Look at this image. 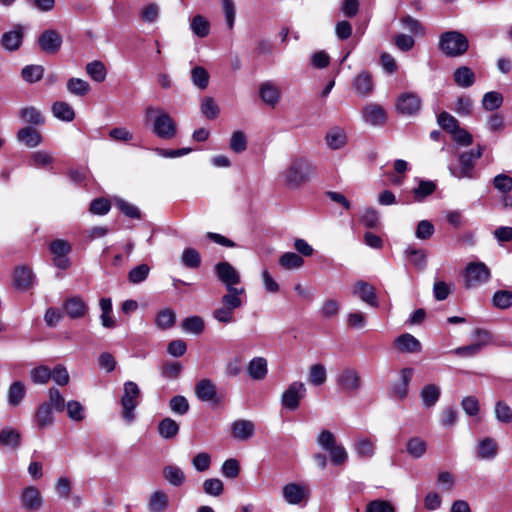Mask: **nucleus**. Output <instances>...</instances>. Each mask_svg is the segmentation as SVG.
<instances>
[{"instance_id": "f257e3e1", "label": "nucleus", "mask_w": 512, "mask_h": 512, "mask_svg": "<svg viewBox=\"0 0 512 512\" xmlns=\"http://www.w3.org/2000/svg\"><path fill=\"white\" fill-rule=\"evenodd\" d=\"M313 172V166L306 159L297 158L291 161L282 175L286 186L298 188L310 179Z\"/></svg>"}, {"instance_id": "f03ea898", "label": "nucleus", "mask_w": 512, "mask_h": 512, "mask_svg": "<svg viewBox=\"0 0 512 512\" xmlns=\"http://www.w3.org/2000/svg\"><path fill=\"white\" fill-rule=\"evenodd\" d=\"M146 118L155 115L153 133L161 139H172L177 134V126L173 118L164 110L149 106L145 110Z\"/></svg>"}, {"instance_id": "7ed1b4c3", "label": "nucleus", "mask_w": 512, "mask_h": 512, "mask_svg": "<svg viewBox=\"0 0 512 512\" xmlns=\"http://www.w3.org/2000/svg\"><path fill=\"white\" fill-rule=\"evenodd\" d=\"M438 47L448 57H459L467 52L469 41L459 31H447L440 35Z\"/></svg>"}, {"instance_id": "20e7f679", "label": "nucleus", "mask_w": 512, "mask_h": 512, "mask_svg": "<svg viewBox=\"0 0 512 512\" xmlns=\"http://www.w3.org/2000/svg\"><path fill=\"white\" fill-rule=\"evenodd\" d=\"M317 444L329 453L330 460L335 466L347 462L348 452L342 445L337 444L336 437L331 431L322 430L317 436Z\"/></svg>"}, {"instance_id": "39448f33", "label": "nucleus", "mask_w": 512, "mask_h": 512, "mask_svg": "<svg viewBox=\"0 0 512 512\" xmlns=\"http://www.w3.org/2000/svg\"><path fill=\"white\" fill-rule=\"evenodd\" d=\"M484 148L480 145L475 150H470L459 155V167H449L451 175L457 179L475 178V162L481 158Z\"/></svg>"}, {"instance_id": "423d86ee", "label": "nucleus", "mask_w": 512, "mask_h": 512, "mask_svg": "<svg viewBox=\"0 0 512 512\" xmlns=\"http://www.w3.org/2000/svg\"><path fill=\"white\" fill-rule=\"evenodd\" d=\"M140 396V389L135 382L127 381L124 383L121 405L123 408L122 416L127 423H132L135 420L134 410L139 405Z\"/></svg>"}, {"instance_id": "0eeeda50", "label": "nucleus", "mask_w": 512, "mask_h": 512, "mask_svg": "<svg viewBox=\"0 0 512 512\" xmlns=\"http://www.w3.org/2000/svg\"><path fill=\"white\" fill-rule=\"evenodd\" d=\"M463 277L466 288H475L487 283L491 277V272L483 262H470L464 270Z\"/></svg>"}, {"instance_id": "6e6552de", "label": "nucleus", "mask_w": 512, "mask_h": 512, "mask_svg": "<svg viewBox=\"0 0 512 512\" xmlns=\"http://www.w3.org/2000/svg\"><path fill=\"white\" fill-rule=\"evenodd\" d=\"M306 394L304 383L299 381L292 382L281 395V404L284 408L294 411L296 410L302 398Z\"/></svg>"}, {"instance_id": "1a4fd4ad", "label": "nucleus", "mask_w": 512, "mask_h": 512, "mask_svg": "<svg viewBox=\"0 0 512 512\" xmlns=\"http://www.w3.org/2000/svg\"><path fill=\"white\" fill-rule=\"evenodd\" d=\"M214 269L217 279L226 289L237 288L236 286L241 283L239 271L229 262H219L215 265Z\"/></svg>"}, {"instance_id": "9d476101", "label": "nucleus", "mask_w": 512, "mask_h": 512, "mask_svg": "<svg viewBox=\"0 0 512 512\" xmlns=\"http://www.w3.org/2000/svg\"><path fill=\"white\" fill-rule=\"evenodd\" d=\"M62 309L67 317L72 320L82 319L89 312V306L80 295L70 296L65 299Z\"/></svg>"}, {"instance_id": "9b49d317", "label": "nucleus", "mask_w": 512, "mask_h": 512, "mask_svg": "<svg viewBox=\"0 0 512 512\" xmlns=\"http://www.w3.org/2000/svg\"><path fill=\"white\" fill-rule=\"evenodd\" d=\"M50 251L53 255L52 261L54 266L62 270H66L70 267L68 254L71 251V246L67 241L62 239L54 240L50 244Z\"/></svg>"}, {"instance_id": "f8f14e48", "label": "nucleus", "mask_w": 512, "mask_h": 512, "mask_svg": "<svg viewBox=\"0 0 512 512\" xmlns=\"http://www.w3.org/2000/svg\"><path fill=\"white\" fill-rule=\"evenodd\" d=\"M422 106V100L414 92H405L401 94L396 102L397 111L406 116L416 115Z\"/></svg>"}, {"instance_id": "ddd939ff", "label": "nucleus", "mask_w": 512, "mask_h": 512, "mask_svg": "<svg viewBox=\"0 0 512 512\" xmlns=\"http://www.w3.org/2000/svg\"><path fill=\"white\" fill-rule=\"evenodd\" d=\"M414 369L405 367L399 373V380L396 381L391 389V395L397 399L403 400L409 392V384L413 378Z\"/></svg>"}, {"instance_id": "4468645a", "label": "nucleus", "mask_w": 512, "mask_h": 512, "mask_svg": "<svg viewBox=\"0 0 512 512\" xmlns=\"http://www.w3.org/2000/svg\"><path fill=\"white\" fill-rule=\"evenodd\" d=\"M38 44L45 53L55 54L62 45V37L57 31L48 29L40 34Z\"/></svg>"}, {"instance_id": "2eb2a0df", "label": "nucleus", "mask_w": 512, "mask_h": 512, "mask_svg": "<svg viewBox=\"0 0 512 512\" xmlns=\"http://www.w3.org/2000/svg\"><path fill=\"white\" fill-rule=\"evenodd\" d=\"M20 501L23 508L28 511H38L43 505L41 492L35 486L24 488L20 494Z\"/></svg>"}, {"instance_id": "dca6fc26", "label": "nucleus", "mask_w": 512, "mask_h": 512, "mask_svg": "<svg viewBox=\"0 0 512 512\" xmlns=\"http://www.w3.org/2000/svg\"><path fill=\"white\" fill-rule=\"evenodd\" d=\"M362 118L371 126H381L386 122L387 115L382 106L370 103L363 108Z\"/></svg>"}, {"instance_id": "f3484780", "label": "nucleus", "mask_w": 512, "mask_h": 512, "mask_svg": "<svg viewBox=\"0 0 512 512\" xmlns=\"http://www.w3.org/2000/svg\"><path fill=\"white\" fill-rule=\"evenodd\" d=\"M355 454L361 459H370L376 454V440L371 437L357 436L353 442Z\"/></svg>"}, {"instance_id": "a211bd4d", "label": "nucleus", "mask_w": 512, "mask_h": 512, "mask_svg": "<svg viewBox=\"0 0 512 512\" xmlns=\"http://www.w3.org/2000/svg\"><path fill=\"white\" fill-rule=\"evenodd\" d=\"M340 388L345 392H353L361 387V378L355 369L346 368L338 378Z\"/></svg>"}, {"instance_id": "6ab92c4d", "label": "nucleus", "mask_w": 512, "mask_h": 512, "mask_svg": "<svg viewBox=\"0 0 512 512\" xmlns=\"http://www.w3.org/2000/svg\"><path fill=\"white\" fill-rule=\"evenodd\" d=\"M353 294L371 307H378L377 294L372 285L364 281H358L354 286Z\"/></svg>"}, {"instance_id": "aec40b11", "label": "nucleus", "mask_w": 512, "mask_h": 512, "mask_svg": "<svg viewBox=\"0 0 512 512\" xmlns=\"http://www.w3.org/2000/svg\"><path fill=\"white\" fill-rule=\"evenodd\" d=\"M498 454V444L492 437L479 440L476 447V457L479 460H492Z\"/></svg>"}, {"instance_id": "412c9836", "label": "nucleus", "mask_w": 512, "mask_h": 512, "mask_svg": "<svg viewBox=\"0 0 512 512\" xmlns=\"http://www.w3.org/2000/svg\"><path fill=\"white\" fill-rule=\"evenodd\" d=\"M282 494L287 503L296 505L307 496L308 489L300 484L289 483L283 487Z\"/></svg>"}, {"instance_id": "4be33fe9", "label": "nucleus", "mask_w": 512, "mask_h": 512, "mask_svg": "<svg viewBox=\"0 0 512 512\" xmlns=\"http://www.w3.org/2000/svg\"><path fill=\"white\" fill-rule=\"evenodd\" d=\"M196 397L203 402H213L216 399V385L210 379H202L195 385Z\"/></svg>"}, {"instance_id": "5701e85b", "label": "nucleus", "mask_w": 512, "mask_h": 512, "mask_svg": "<svg viewBox=\"0 0 512 512\" xmlns=\"http://www.w3.org/2000/svg\"><path fill=\"white\" fill-rule=\"evenodd\" d=\"M395 345L402 353H418L422 349L420 341L409 333L398 336L395 339Z\"/></svg>"}, {"instance_id": "b1692460", "label": "nucleus", "mask_w": 512, "mask_h": 512, "mask_svg": "<svg viewBox=\"0 0 512 512\" xmlns=\"http://www.w3.org/2000/svg\"><path fill=\"white\" fill-rule=\"evenodd\" d=\"M226 291L227 293L221 297V304L234 311L243 306L242 296L246 293L244 287L230 288L226 289Z\"/></svg>"}, {"instance_id": "393cba45", "label": "nucleus", "mask_w": 512, "mask_h": 512, "mask_svg": "<svg viewBox=\"0 0 512 512\" xmlns=\"http://www.w3.org/2000/svg\"><path fill=\"white\" fill-rule=\"evenodd\" d=\"M259 94L263 102L271 107H275L280 100V90L271 81H266L260 85Z\"/></svg>"}, {"instance_id": "a878e982", "label": "nucleus", "mask_w": 512, "mask_h": 512, "mask_svg": "<svg viewBox=\"0 0 512 512\" xmlns=\"http://www.w3.org/2000/svg\"><path fill=\"white\" fill-rule=\"evenodd\" d=\"M23 41V29L16 26L13 30L5 32L2 35L1 43L6 50L15 51L19 49Z\"/></svg>"}, {"instance_id": "bb28decb", "label": "nucleus", "mask_w": 512, "mask_h": 512, "mask_svg": "<svg viewBox=\"0 0 512 512\" xmlns=\"http://www.w3.org/2000/svg\"><path fill=\"white\" fill-rule=\"evenodd\" d=\"M32 270L26 266H19L14 271V284L18 289L27 290L34 282Z\"/></svg>"}, {"instance_id": "cd10ccee", "label": "nucleus", "mask_w": 512, "mask_h": 512, "mask_svg": "<svg viewBox=\"0 0 512 512\" xmlns=\"http://www.w3.org/2000/svg\"><path fill=\"white\" fill-rule=\"evenodd\" d=\"M231 431L234 438L239 440H247L253 436L255 426L253 422L249 420H237L232 423Z\"/></svg>"}, {"instance_id": "c85d7f7f", "label": "nucleus", "mask_w": 512, "mask_h": 512, "mask_svg": "<svg viewBox=\"0 0 512 512\" xmlns=\"http://www.w3.org/2000/svg\"><path fill=\"white\" fill-rule=\"evenodd\" d=\"M17 139L29 148H34L42 143L41 134L33 127H24L17 133Z\"/></svg>"}, {"instance_id": "c756f323", "label": "nucleus", "mask_w": 512, "mask_h": 512, "mask_svg": "<svg viewBox=\"0 0 512 512\" xmlns=\"http://www.w3.org/2000/svg\"><path fill=\"white\" fill-rule=\"evenodd\" d=\"M267 360L264 357L253 358L247 366V372L253 380H263L268 372Z\"/></svg>"}, {"instance_id": "7c9ffc66", "label": "nucleus", "mask_w": 512, "mask_h": 512, "mask_svg": "<svg viewBox=\"0 0 512 512\" xmlns=\"http://www.w3.org/2000/svg\"><path fill=\"white\" fill-rule=\"evenodd\" d=\"M325 140L330 149L337 150L343 148L347 144V135L344 129L334 127L327 132Z\"/></svg>"}, {"instance_id": "2f4dec72", "label": "nucleus", "mask_w": 512, "mask_h": 512, "mask_svg": "<svg viewBox=\"0 0 512 512\" xmlns=\"http://www.w3.org/2000/svg\"><path fill=\"white\" fill-rule=\"evenodd\" d=\"M34 422L38 429H45L52 425L54 422L53 410L48 405L41 403L34 413Z\"/></svg>"}, {"instance_id": "473e14b6", "label": "nucleus", "mask_w": 512, "mask_h": 512, "mask_svg": "<svg viewBox=\"0 0 512 512\" xmlns=\"http://www.w3.org/2000/svg\"><path fill=\"white\" fill-rule=\"evenodd\" d=\"M99 306L101 309L100 321L104 328H114L116 326V321L113 317V308L112 301L110 298H102L99 301Z\"/></svg>"}, {"instance_id": "72a5a7b5", "label": "nucleus", "mask_w": 512, "mask_h": 512, "mask_svg": "<svg viewBox=\"0 0 512 512\" xmlns=\"http://www.w3.org/2000/svg\"><path fill=\"white\" fill-rule=\"evenodd\" d=\"M454 82L457 86L462 88L471 87L475 83V74L471 68L461 66L454 71Z\"/></svg>"}, {"instance_id": "f704fd0d", "label": "nucleus", "mask_w": 512, "mask_h": 512, "mask_svg": "<svg viewBox=\"0 0 512 512\" xmlns=\"http://www.w3.org/2000/svg\"><path fill=\"white\" fill-rule=\"evenodd\" d=\"M163 477L172 486H181L186 479L183 470L176 465H167L163 468Z\"/></svg>"}, {"instance_id": "c9c22d12", "label": "nucleus", "mask_w": 512, "mask_h": 512, "mask_svg": "<svg viewBox=\"0 0 512 512\" xmlns=\"http://www.w3.org/2000/svg\"><path fill=\"white\" fill-rule=\"evenodd\" d=\"M169 504V497L164 491H155L148 501L149 512H164Z\"/></svg>"}, {"instance_id": "e433bc0d", "label": "nucleus", "mask_w": 512, "mask_h": 512, "mask_svg": "<svg viewBox=\"0 0 512 512\" xmlns=\"http://www.w3.org/2000/svg\"><path fill=\"white\" fill-rule=\"evenodd\" d=\"M26 394V387L23 382L15 381L13 382L7 393V401L10 406L16 407L18 406L22 400L24 399Z\"/></svg>"}, {"instance_id": "4c0bfd02", "label": "nucleus", "mask_w": 512, "mask_h": 512, "mask_svg": "<svg viewBox=\"0 0 512 512\" xmlns=\"http://www.w3.org/2000/svg\"><path fill=\"white\" fill-rule=\"evenodd\" d=\"M404 254L406 258L420 270H423L426 267L427 255L423 249H417L413 246H408Z\"/></svg>"}, {"instance_id": "58836bf2", "label": "nucleus", "mask_w": 512, "mask_h": 512, "mask_svg": "<svg viewBox=\"0 0 512 512\" xmlns=\"http://www.w3.org/2000/svg\"><path fill=\"white\" fill-rule=\"evenodd\" d=\"M440 388L435 384L425 385L420 392V397L424 405L428 408L433 407L440 398Z\"/></svg>"}, {"instance_id": "ea45409f", "label": "nucleus", "mask_w": 512, "mask_h": 512, "mask_svg": "<svg viewBox=\"0 0 512 512\" xmlns=\"http://www.w3.org/2000/svg\"><path fill=\"white\" fill-rule=\"evenodd\" d=\"M179 424L172 418L166 417L159 422L158 432L164 439H172L179 433Z\"/></svg>"}, {"instance_id": "a19ab883", "label": "nucleus", "mask_w": 512, "mask_h": 512, "mask_svg": "<svg viewBox=\"0 0 512 512\" xmlns=\"http://www.w3.org/2000/svg\"><path fill=\"white\" fill-rule=\"evenodd\" d=\"M354 88L358 95L362 97L368 96L373 89V83L370 74L366 72L360 73L354 80Z\"/></svg>"}, {"instance_id": "79ce46f5", "label": "nucleus", "mask_w": 512, "mask_h": 512, "mask_svg": "<svg viewBox=\"0 0 512 512\" xmlns=\"http://www.w3.org/2000/svg\"><path fill=\"white\" fill-rule=\"evenodd\" d=\"M190 29L199 38H205L210 33V23L202 15H196L190 22Z\"/></svg>"}, {"instance_id": "37998d69", "label": "nucleus", "mask_w": 512, "mask_h": 512, "mask_svg": "<svg viewBox=\"0 0 512 512\" xmlns=\"http://www.w3.org/2000/svg\"><path fill=\"white\" fill-rule=\"evenodd\" d=\"M53 115L62 121L71 122L75 118L74 109L66 102H55L52 106Z\"/></svg>"}, {"instance_id": "c03bdc74", "label": "nucleus", "mask_w": 512, "mask_h": 512, "mask_svg": "<svg viewBox=\"0 0 512 512\" xmlns=\"http://www.w3.org/2000/svg\"><path fill=\"white\" fill-rule=\"evenodd\" d=\"M183 266L189 269H197L201 265V255L194 248H185L180 257Z\"/></svg>"}, {"instance_id": "a18cd8bd", "label": "nucleus", "mask_w": 512, "mask_h": 512, "mask_svg": "<svg viewBox=\"0 0 512 512\" xmlns=\"http://www.w3.org/2000/svg\"><path fill=\"white\" fill-rule=\"evenodd\" d=\"M436 184L430 180H419L418 186L413 189V196L416 202H422L426 197L434 193Z\"/></svg>"}, {"instance_id": "49530a36", "label": "nucleus", "mask_w": 512, "mask_h": 512, "mask_svg": "<svg viewBox=\"0 0 512 512\" xmlns=\"http://www.w3.org/2000/svg\"><path fill=\"white\" fill-rule=\"evenodd\" d=\"M406 450L413 458H421L427 451V443L420 437H412L407 441Z\"/></svg>"}, {"instance_id": "de8ad7c7", "label": "nucleus", "mask_w": 512, "mask_h": 512, "mask_svg": "<svg viewBox=\"0 0 512 512\" xmlns=\"http://www.w3.org/2000/svg\"><path fill=\"white\" fill-rule=\"evenodd\" d=\"M495 418L499 423H512V408L505 401H497L494 408Z\"/></svg>"}, {"instance_id": "09e8293b", "label": "nucleus", "mask_w": 512, "mask_h": 512, "mask_svg": "<svg viewBox=\"0 0 512 512\" xmlns=\"http://www.w3.org/2000/svg\"><path fill=\"white\" fill-rule=\"evenodd\" d=\"M175 321V312L170 308H166L158 312L155 323L159 329L166 330L171 328L175 324Z\"/></svg>"}, {"instance_id": "8fccbe9b", "label": "nucleus", "mask_w": 512, "mask_h": 512, "mask_svg": "<svg viewBox=\"0 0 512 512\" xmlns=\"http://www.w3.org/2000/svg\"><path fill=\"white\" fill-rule=\"evenodd\" d=\"M279 264L287 270L298 269L303 266V258L294 252H286L279 258Z\"/></svg>"}, {"instance_id": "3c124183", "label": "nucleus", "mask_w": 512, "mask_h": 512, "mask_svg": "<svg viewBox=\"0 0 512 512\" xmlns=\"http://www.w3.org/2000/svg\"><path fill=\"white\" fill-rule=\"evenodd\" d=\"M51 410L62 412L65 409V399L57 388H50L48 391V401L43 402Z\"/></svg>"}, {"instance_id": "603ef678", "label": "nucleus", "mask_w": 512, "mask_h": 512, "mask_svg": "<svg viewBox=\"0 0 512 512\" xmlns=\"http://www.w3.org/2000/svg\"><path fill=\"white\" fill-rule=\"evenodd\" d=\"M182 329L186 332L199 335L204 330V320L200 316H190L182 321Z\"/></svg>"}, {"instance_id": "864d4df0", "label": "nucleus", "mask_w": 512, "mask_h": 512, "mask_svg": "<svg viewBox=\"0 0 512 512\" xmlns=\"http://www.w3.org/2000/svg\"><path fill=\"white\" fill-rule=\"evenodd\" d=\"M209 78V73L205 68L201 66H196L191 71L192 83L194 84V86L201 90H204L208 87Z\"/></svg>"}, {"instance_id": "5fc2aeb1", "label": "nucleus", "mask_w": 512, "mask_h": 512, "mask_svg": "<svg viewBox=\"0 0 512 512\" xmlns=\"http://www.w3.org/2000/svg\"><path fill=\"white\" fill-rule=\"evenodd\" d=\"M67 416L70 420L75 422H81L85 418L84 406L76 400L68 401L65 405Z\"/></svg>"}, {"instance_id": "6e6d98bb", "label": "nucleus", "mask_w": 512, "mask_h": 512, "mask_svg": "<svg viewBox=\"0 0 512 512\" xmlns=\"http://www.w3.org/2000/svg\"><path fill=\"white\" fill-rule=\"evenodd\" d=\"M503 103V96L496 91H490L484 94L482 98V107L487 111L498 109Z\"/></svg>"}, {"instance_id": "4d7b16f0", "label": "nucleus", "mask_w": 512, "mask_h": 512, "mask_svg": "<svg viewBox=\"0 0 512 512\" xmlns=\"http://www.w3.org/2000/svg\"><path fill=\"white\" fill-rule=\"evenodd\" d=\"M20 118L30 124L41 125L44 123V117L35 107H25L19 112Z\"/></svg>"}, {"instance_id": "13d9d810", "label": "nucleus", "mask_w": 512, "mask_h": 512, "mask_svg": "<svg viewBox=\"0 0 512 512\" xmlns=\"http://www.w3.org/2000/svg\"><path fill=\"white\" fill-rule=\"evenodd\" d=\"M87 74L96 82H103L107 72L101 61H93L86 65Z\"/></svg>"}, {"instance_id": "bf43d9fd", "label": "nucleus", "mask_w": 512, "mask_h": 512, "mask_svg": "<svg viewBox=\"0 0 512 512\" xmlns=\"http://www.w3.org/2000/svg\"><path fill=\"white\" fill-rule=\"evenodd\" d=\"M212 317L219 323L227 325L235 322L234 310L229 307L221 304L217 307L213 313Z\"/></svg>"}, {"instance_id": "052dcab7", "label": "nucleus", "mask_w": 512, "mask_h": 512, "mask_svg": "<svg viewBox=\"0 0 512 512\" xmlns=\"http://www.w3.org/2000/svg\"><path fill=\"white\" fill-rule=\"evenodd\" d=\"M326 368L322 364H314L309 370V382L314 386H320L326 382Z\"/></svg>"}, {"instance_id": "680f3d73", "label": "nucleus", "mask_w": 512, "mask_h": 512, "mask_svg": "<svg viewBox=\"0 0 512 512\" xmlns=\"http://www.w3.org/2000/svg\"><path fill=\"white\" fill-rule=\"evenodd\" d=\"M0 444L17 448L20 444V434L14 429L5 428L0 431Z\"/></svg>"}, {"instance_id": "e2e57ef3", "label": "nucleus", "mask_w": 512, "mask_h": 512, "mask_svg": "<svg viewBox=\"0 0 512 512\" xmlns=\"http://www.w3.org/2000/svg\"><path fill=\"white\" fill-rule=\"evenodd\" d=\"M67 90L73 95L84 96L89 92L90 86L89 83L83 79L71 78L67 82Z\"/></svg>"}, {"instance_id": "0e129e2a", "label": "nucleus", "mask_w": 512, "mask_h": 512, "mask_svg": "<svg viewBox=\"0 0 512 512\" xmlns=\"http://www.w3.org/2000/svg\"><path fill=\"white\" fill-rule=\"evenodd\" d=\"M44 73V68L41 65H27L22 69L21 75L28 83L39 81Z\"/></svg>"}, {"instance_id": "69168bd1", "label": "nucleus", "mask_w": 512, "mask_h": 512, "mask_svg": "<svg viewBox=\"0 0 512 512\" xmlns=\"http://www.w3.org/2000/svg\"><path fill=\"white\" fill-rule=\"evenodd\" d=\"M149 273L150 267L147 264H140L130 270L128 280L132 284H139L147 279Z\"/></svg>"}, {"instance_id": "338daca9", "label": "nucleus", "mask_w": 512, "mask_h": 512, "mask_svg": "<svg viewBox=\"0 0 512 512\" xmlns=\"http://www.w3.org/2000/svg\"><path fill=\"white\" fill-rule=\"evenodd\" d=\"M492 302L499 309H507L512 306V292L499 290L493 295Z\"/></svg>"}, {"instance_id": "774afa93", "label": "nucleus", "mask_w": 512, "mask_h": 512, "mask_svg": "<svg viewBox=\"0 0 512 512\" xmlns=\"http://www.w3.org/2000/svg\"><path fill=\"white\" fill-rule=\"evenodd\" d=\"M365 512H396V509L391 502L376 499L366 505Z\"/></svg>"}]
</instances>
